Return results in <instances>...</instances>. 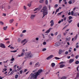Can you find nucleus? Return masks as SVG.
<instances>
[{
    "label": "nucleus",
    "mask_w": 79,
    "mask_h": 79,
    "mask_svg": "<svg viewBox=\"0 0 79 79\" xmlns=\"http://www.w3.org/2000/svg\"><path fill=\"white\" fill-rule=\"evenodd\" d=\"M39 74L38 72H35L34 73H31L30 75V77H31V79H37V77Z\"/></svg>",
    "instance_id": "1"
},
{
    "label": "nucleus",
    "mask_w": 79,
    "mask_h": 79,
    "mask_svg": "<svg viewBox=\"0 0 79 79\" xmlns=\"http://www.w3.org/2000/svg\"><path fill=\"white\" fill-rule=\"evenodd\" d=\"M41 12H43V16L42 17V18H43L45 16L47 15L48 14V10H47V7L45 6L44 7L41 11Z\"/></svg>",
    "instance_id": "2"
},
{
    "label": "nucleus",
    "mask_w": 79,
    "mask_h": 79,
    "mask_svg": "<svg viewBox=\"0 0 79 79\" xmlns=\"http://www.w3.org/2000/svg\"><path fill=\"white\" fill-rule=\"evenodd\" d=\"M0 47H1V48H6L5 44L2 43H1L0 44Z\"/></svg>",
    "instance_id": "3"
},
{
    "label": "nucleus",
    "mask_w": 79,
    "mask_h": 79,
    "mask_svg": "<svg viewBox=\"0 0 79 79\" xmlns=\"http://www.w3.org/2000/svg\"><path fill=\"white\" fill-rule=\"evenodd\" d=\"M0 8L2 11H4V10L6 11V10L5 9V6H3V5H2V6H0Z\"/></svg>",
    "instance_id": "4"
},
{
    "label": "nucleus",
    "mask_w": 79,
    "mask_h": 79,
    "mask_svg": "<svg viewBox=\"0 0 79 79\" xmlns=\"http://www.w3.org/2000/svg\"><path fill=\"white\" fill-rule=\"evenodd\" d=\"M60 42H59L55 43V46L56 47H58V46H60Z\"/></svg>",
    "instance_id": "5"
},
{
    "label": "nucleus",
    "mask_w": 79,
    "mask_h": 79,
    "mask_svg": "<svg viewBox=\"0 0 79 79\" xmlns=\"http://www.w3.org/2000/svg\"><path fill=\"white\" fill-rule=\"evenodd\" d=\"M53 56H54L53 55H51L47 58L46 59L48 60H50L51 58H52Z\"/></svg>",
    "instance_id": "6"
},
{
    "label": "nucleus",
    "mask_w": 79,
    "mask_h": 79,
    "mask_svg": "<svg viewBox=\"0 0 79 79\" xmlns=\"http://www.w3.org/2000/svg\"><path fill=\"white\" fill-rule=\"evenodd\" d=\"M35 17V15H31V19H32V20H34V17Z\"/></svg>",
    "instance_id": "7"
},
{
    "label": "nucleus",
    "mask_w": 79,
    "mask_h": 79,
    "mask_svg": "<svg viewBox=\"0 0 79 79\" xmlns=\"http://www.w3.org/2000/svg\"><path fill=\"white\" fill-rule=\"evenodd\" d=\"M64 51L63 50H61V49H60L58 53L59 55H61L62 53H63Z\"/></svg>",
    "instance_id": "8"
},
{
    "label": "nucleus",
    "mask_w": 79,
    "mask_h": 79,
    "mask_svg": "<svg viewBox=\"0 0 79 79\" xmlns=\"http://www.w3.org/2000/svg\"><path fill=\"white\" fill-rule=\"evenodd\" d=\"M50 23H51V26L52 27L54 25V22H53V20H52L50 22Z\"/></svg>",
    "instance_id": "9"
},
{
    "label": "nucleus",
    "mask_w": 79,
    "mask_h": 79,
    "mask_svg": "<svg viewBox=\"0 0 79 79\" xmlns=\"http://www.w3.org/2000/svg\"><path fill=\"white\" fill-rule=\"evenodd\" d=\"M18 71L17 70H16V69H15V70H13L11 73H10V74H9V75H12L13 74L15 73V72H16Z\"/></svg>",
    "instance_id": "10"
},
{
    "label": "nucleus",
    "mask_w": 79,
    "mask_h": 79,
    "mask_svg": "<svg viewBox=\"0 0 79 79\" xmlns=\"http://www.w3.org/2000/svg\"><path fill=\"white\" fill-rule=\"evenodd\" d=\"M53 28H50L45 33H49L50 32L51 29H52Z\"/></svg>",
    "instance_id": "11"
},
{
    "label": "nucleus",
    "mask_w": 79,
    "mask_h": 79,
    "mask_svg": "<svg viewBox=\"0 0 79 79\" xmlns=\"http://www.w3.org/2000/svg\"><path fill=\"white\" fill-rule=\"evenodd\" d=\"M42 69H41L40 70H39L38 72H35L36 73H38V74H39V75H40V73H42Z\"/></svg>",
    "instance_id": "12"
},
{
    "label": "nucleus",
    "mask_w": 79,
    "mask_h": 79,
    "mask_svg": "<svg viewBox=\"0 0 79 79\" xmlns=\"http://www.w3.org/2000/svg\"><path fill=\"white\" fill-rule=\"evenodd\" d=\"M77 34L74 37V38H72V41H73V40H74H74H76V39H77Z\"/></svg>",
    "instance_id": "13"
},
{
    "label": "nucleus",
    "mask_w": 79,
    "mask_h": 79,
    "mask_svg": "<svg viewBox=\"0 0 79 79\" xmlns=\"http://www.w3.org/2000/svg\"><path fill=\"white\" fill-rule=\"evenodd\" d=\"M30 57H32V56H28L25 57V59H26L27 58H30Z\"/></svg>",
    "instance_id": "14"
},
{
    "label": "nucleus",
    "mask_w": 79,
    "mask_h": 79,
    "mask_svg": "<svg viewBox=\"0 0 79 79\" xmlns=\"http://www.w3.org/2000/svg\"><path fill=\"white\" fill-rule=\"evenodd\" d=\"M73 61H74V59H70L69 60V63H72L73 62Z\"/></svg>",
    "instance_id": "15"
},
{
    "label": "nucleus",
    "mask_w": 79,
    "mask_h": 79,
    "mask_svg": "<svg viewBox=\"0 0 79 79\" xmlns=\"http://www.w3.org/2000/svg\"><path fill=\"white\" fill-rule=\"evenodd\" d=\"M64 66H65V65L64 64H62L60 65V68H63V67H64Z\"/></svg>",
    "instance_id": "16"
},
{
    "label": "nucleus",
    "mask_w": 79,
    "mask_h": 79,
    "mask_svg": "<svg viewBox=\"0 0 79 79\" xmlns=\"http://www.w3.org/2000/svg\"><path fill=\"white\" fill-rule=\"evenodd\" d=\"M7 28H8V26H6V27H3V29H4V31H6Z\"/></svg>",
    "instance_id": "17"
},
{
    "label": "nucleus",
    "mask_w": 79,
    "mask_h": 79,
    "mask_svg": "<svg viewBox=\"0 0 79 79\" xmlns=\"http://www.w3.org/2000/svg\"><path fill=\"white\" fill-rule=\"evenodd\" d=\"M67 79V77H66V76H64L62 77L60 79Z\"/></svg>",
    "instance_id": "18"
},
{
    "label": "nucleus",
    "mask_w": 79,
    "mask_h": 79,
    "mask_svg": "<svg viewBox=\"0 0 79 79\" xmlns=\"http://www.w3.org/2000/svg\"><path fill=\"white\" fill-rule=\"evenodd\" d=\"M51 65L52 67H53L55 66V63H52L51 64Z\"/></svg>",
    "instance_id": "19"
},
{
    "label": "nucleus",
    "mask_w": 79,
    "mask_h": 79,
    "mask_svg": "<svg viewBox=\"0 0 79 79\" xmlns=\"http://www.w3.org/2000/svg\"><path fill=\"white\" fill-rule=\"evenodd\" d=\"M38 8V10H41V9H42V6L41 5H40L39 7V8Z\"/></svg>",
    "instance_id": "20"
},
{
    "label": "nucleus",
    "mask_w": 79,
    "mask_h": 79,
    "mask_svg": "<svg viewBox=\"0 0 79 79\" xmlns=\"http://www.w3.org/2000/svg\"><path fill=\"white\" fill-rule=\"evenodd\" d=\"M14 21V19H10V23H12Z\"/></svg>",
    "instance_id": "21"
},
{
    "label": "nucleus",
    "mask_w": 79,
    "mask_h": 79,
    "mask_svg": "<svg viewBox=\"0 0 79 79\" xmlns=\"http://www.w3.org/2000/svg\"><path fill=\"white\" fill-rule=\"evenodd\" d=\"M26 40V39H25L23 40L22 41V42H21V44H23V42H25Z\"/></svg>",
    "instance_id": "22"
},
{
    "label": "nucleus",
    "mask_w": 79,
    "mask_h": 79,
    "mask_svg": "<svg viewBox=\"0 0 79 79\" xmlns=\"http://www.w3.org/2000/svg\"><path fill=\"white\" fill-rule=\"evenodd\" d=\"M6 13H2V16H4L5 17V16H6Z\"/></svg>",
    "instance_id": "23"
},
{
    "label": "nucleus",
    "mask_w": 79,
    "mask_h": 79,
    "mask_svg": "<svg viewBox=\"0 0 79 79\" xmlns=\"http://www.w3.org/2000/svg\"><path fill=\"white\" fill-rule=\"evenodd\" d=\"M63 11L59 13H58V14H57V16H60V15H61V13H63Z\"/></svg>",
    "instance_id": "24"
},
{
    "label": "nucleus",
    "mask_w": 79,
    "mask_h": 79,
    "mask_svg": "<svg viewBox=\"0 0 79 79\" xmlns=\"http://www.w3.org/2000/svg\"><path fill=\"white\" fill-rule=\"evenodd\" d=\"M60 38H61V35H60L58 36L57 38L58 39H60Z\"/></svg>",
    "instance_id": "25"
},
{
    "label": "nucleus",
    "mask_w": 79,
    "mask_h": 79,
    "mask_svg": "<svg viewBox=\"0 0 79 79\" xmlns=\"http://www.w3.org/2000/svg\"><path fill=\"white\" fill-rule=\"evenodd\" d=\"M39 64V62H37L35 64V67H36V66H38V65Z\"/></svg>",
    "instance_id": "26"
},
{
    "label": "nucleus",
    "mask_w": 79,
    "mask_h": 79,
    "mask_svg": "<svg viewBox=\"0 0 79 79\" xmlns=\"http://www.w3.org/2000/svg\"><path fill=\"white\" fill-rule=\"evenodd\" d=\"M79 63V61L78 60H77V61H76L75 62V64H78Z\"/></svg>",
    "instance_id": "27"
},
{
    "label": "nucleus",
    "mask_w": 79,
    "mask_h": 79,
    "mask_svg": "<svg viewBox=\"0 0 79 79\" xmlns=\"http://www.w3.org/2000/svg\"><path fill=\"white\" fill-rule=\"evenodd\" d=\"M21 40V39H20V38H18V42H20Z\"/></svg>",
    "instance_id": "28"
},
{
    "label": "nucleus",
    "mask_w": 79,
    "mask_h": 79,
    "mask_svg": "<svg viewBox=\"0 0 79 79\" xmlns=\"http://www.w3.org/2000/svg\"><path fill=\"white\" fill-rule=\"evenodd\" d=\"M23 9H24L25 10H26L27 8H26V6H23Z\"/></svg>",
    "instance_id": "29"
},
{
    "label": "nucleus",
    "mask_w": 79,
    "mask_h": 79,
    "mask_svg": "<svg viewBox=\"0 0 79 79\" xmlns=\"http://www.w3.org/2000/svg\"><path fill=\"white\" fill-rule=\"evenodd\" d=\"M18 77V75L16 74L15 76V79H17Z\"/></svg>",
    "instance_id": "30"
},
{
    "label": "nucleus",
    "mask_w": 79,
    "mask_h": 79,
    "mask_svg": "<svg viewBox=\"0 0 79 79\" xmlns=\"http://www.w3.org/2000/svg\"><path fill=\"white\" fill-rule=\"evenodd\" d=\"M55 58L56 60H60V58L58 57H55Z\"/></svg>",
    "instance_id": "31"
},
{
    "label": "nucleus",
    "mask_w": 79,
    "mask_h": 79,
    "mask_svg": "<svg viewBox=\"0 0 79 79\" xmlns=\"http://www.w3.org/2000/svg\"><path fill=\"white\" fill-rule=\"evenodd\" d=\"M69 20L71 19H72V16H69Z\"/></svg>",
    "instance_id": "32"
},
{
    "label": "nucleus",
    "mask_w": 79,
    "mask_h": 79,
    "mask_svg": "<svg viewBox=\"0 0 79 79\" xmlns=\"http://www.w3.org/2000/svg\"><path fill=\"white\" fill-rule=\"evenodd\" d=\"M77 77H79V72L77 74Z\"/></svg>",
    "instance_id": "33"
},
{
    "label": "nucleus",
    "mask_w": 79,
    "mask_h": 79,
    "mask_svg": "<svg viewBox=\"0 0 79 79\" xmlns=\"http://www.w3.org/2000/svg\"><path fill=\"white\" fill-rule=\"evenodd\" d=\"M79 68V65H78L77 68V71H78V72H79V69H78Z\"/></svg>",
    "instance_id": "34"
},
{
    "label": "nucleus",
    "mask_w": 79,
    "mask_h": 79,
    "mask_svg": "<svg viewBox=\"0 0 79 79\" xmlns=\"http://www.w3.org/2000/svg\"><path fill=\"white\" fill-rule=\"evenodd\" d=\"M77 14L76 13H75L73 14V16H77Z\"/></svg>",
    "instance_id": "35"
},
{
    "label": "nucleus",
    "mask_w": 79,
    "mask_h": 79,
    "mask_svg": "<svg viewBox=\"0 0 79 79\" xmlns=\"http://www.w3.org/2000/svg\"><path fill=\"white\" fill-rule=\"evenodd\" d=\"M46 50H47V49H46V48H44L43 49L42 51L43 52H44V51H46Z\"/></svg>",
    "instance_id": "36"
},
{
    "label": "nucleus",
    "mask_w": 79,
    "mask_h": 79,
    "mask_svg": "<svg viewBox=\"0 0 79 79\" xmlns=\"http://www.w3.org/2000/svg\"><path fill=\"white\" fill-rule=\"evenodd\" d=\"M0 24H1V25H3V22H2V21H0Z\"/></svg>",
    "instance_id": "37"
},
{
    "label": "nucleus",
    "mask_w": 79,
    "mask_h": 79,
    "mask_svg": "<svg viewBox=\"0 0 79 79\" xmlns=\"http://www.w3.org/2000/svg\"><path fill=\"white\" fill-rule=\"evenodd\" d=\"M31 52H28V53H27V54L28 55V56H29L30 55H31Z\"/></svg>",
    "instance_id": "38"
},
{
    "label": "nucleus",
    "mask_w": 79,
    "mask_h": 79,
    "mask_svg": "<svg viewBox=\"0 0 79 79\" xmlns=\"http://www.w3.org/2000/svg\"><path fill=\"white\" fill-rule=\"evenodd\" d=\"M17 52V50H15V51H10V52Z\"/></svg>",
    "instance_id": "39"
},
{
    "label": "nucleus",
    "mask_w": 79,
    "mask_h": 79,
    "mask_svg": "<svg viewBox=\"0 0 79 79\" xmlns=\"http://www.w3.org/2000/svg\"><path fill=\"white\" fill-rule=\"evenodd\" d=\"M27 6H29V7L31 6V4H27Z\"/></svg>",
    "instance_id": "40"
},
{
    "label": "nucleus",
    "mask_w": 79,
    "mask_h": 79,
    "mask_svg": "<svg viewBox=\"0 0 79 79\" xmlns=\"http://www.w3.org/2000/svg\"><path fill=\"white\" fill-rule=\"evenodd\" d=\"M38 8H35V9L34 10V11H35L37 10H38Z\"/></svg>",
    "instance_id": "41"
},
{
    "label": "nucleus",
    "mask_w": 79,
    "mask_h": 79,
    "mask_svg": "<svg viewBox=\"0 0 79 79\" xmlns=\"http://www.w3.org/2000/svg\"><path fill=\"white\" fill-rule=\"evenodd\" d=\"M71 15H74V12L72 11L71 12Z\"/></svg>",
    "instance_id": "42"
},
{
    "label": "nucleus",
    "mask_w": 79,
    "mask_h": 79,
    "mask_svg": "<svg viewBox=\"0 0 79 79\" xmlns=\"http://www.w3.org/2000/svg\"><path fill=\"white\" fill-rule=\"evenodd\" d=\"M68 26H69V24L65 26V27L63 28V29H64V28H65V27H68Z\"/></svg>",
    "instance_id": "43"
},
{
    "label": "nucleus",
    "mask_w": 79,
    "mask_h": 79,
    "mask_svg": "<svg viewBox=\"0 0 79 79\" xmlns=\"http://www.w3.org/2000/svg\"><path fill=\"white\" fill-rule=\"evenodd\" d=\"M7 8L8 9H10L11 8V6H7Z\"/></svg>",
    "instance_id": "44"
},
{
    "label": "nucleus",
    "mask_w": 79,
    "mask_h": 79,
    "mask_svg": "<svg viewBox=\"0 0 79 79\" xmlns=\"http://www.w3.org/2000/svg\"><path fill=\"white\" fill-rule=\"evenodd\" d=\"M65 55H68V51H66V52H65Z\"/></svg>",
    "instance_id": "45"
},
{
    "label": "nucleus",
    "mask_w": 79,
    "mask_h": 79,
    "mask_svg": "<svg viewBox=\"0 0 79 79\" xmlns=\"http://www.w3.org/2000/svg\"><path fill=\"white\" fill-rule=\"evenodd\" d=\"M40 3H43L44 2V0H40Z\"/></svg>",
    "instance_id": "46"
},
{
    "label": "nucleus",
    "mask_w": 79,
    "mask_h": 79,
    "mask_svg": "<svg viewBox=\"0 0 79 79\" xmlns=\"http://www.w3.org/2000/svg\"><path fill=\"white\" fill-rule=\"evenodd\" d=\"M79 56V55H77L76 57H75V58L76 59H77V58H78V56Z\"/></svg>",
    "instance_id": "47"
},
{
    "label": "nucleus",
    "mask_w": 79,
    "mask_h": 79,
    "mask_svg": "<svg viewBox=\"0 0 79 79\" xmlns=\"http://www.w3.org/2000/svg\"><path fill=\"white\" fill-rule=\"evenodd\" d=\"M26 32V30H24L23 31H22V33H24Z\"/></svg>",
    "instance_id": "48"
},
{
    "label": "nucleus",
    "mask_w": 79,
    "mask_h": 79,
    "mask_svg": "<svg viewBox=\"0 0 79 79\" xmlns=\"http://www.w3.org/2000/svg\"><path fill=\"white\" fill-rule=\"evenodd\" d=\"M10 60L11 61H13L14 60H15V58H12L11 60Z\"/></svg>",
    "instance_id": "49"
},
{
    "label": "nucleus",
    "mask_w": 79,
    "mask_h": 79,
    "mask_svg": "<svg viewBox=\"0 0 79 79\" xmlns=\"http://www.w3.org/2000/svg\"><path fill=\"white\" fill-rule=\"evenodd\" d=\"M36 71H37V70L35 69L32 71V73H35V72H36Z\"/></svg>",
    "instance_id": "50"
},
{
    "label": "nucleus",
    "mask_w": 79,
    "mask_h": 79,
    "mask_svg": "<svg viewBox=\"0 0 79 79\" xmlns=\"http://www.w3.org/2000/svg\"><path fill=\"white\" fill-rule=\"evenodd\" d=\"M3 71H6L7 70V69L6 68H4V69H3Z\"/></svg>",
    "instance_id": "51"
},
{
    "label": "nucleus",
    "mask_w": 79,
    "mask_h": 79,
    "mask_svg": "<svg viewBox=\"0 0 79 79\" xmlns=\"http://www.w3.org/2000/svg\"><path fill=\"white\" fill-rule=\"evenodd\" d=\"M45 3L46 5H47L48 4V1H47V0H46Z\"/></svg>",
    "instance_id": "52"
},
{
    "label": "nucleus",
    "mask_w": 79,
    "mask_h": 79,
    "mask_svg": "<svg viewBox=\"0 0 79 79\" xmlns=\"http://www.w3.org/2000/svg\"><path fill=\"white\" fill-rule=\"evenodd\" d=\"M20 74H21L23 73V70H21L20 71Z\"/></svg>",
    "instance_id": "53"
},
{
    "label": "nucleus",
    "mask_w": 79,
    "mask_h": 79,
    "mask_svg": "<svg viewBox=\"0 0 79 79\" xmlns=\"http://www.w3.org/2000/svg\"><path fill=\"white\" fill-rule=\"evenodd\" d=\"M59 9L58 8L57 9L56 11V12H58L59 11Z\"/></svg>",
    "instance_id": "54"
},
{
    "label": "nucleus",
    "mask_w": 79,
    "mask_h": 79,
    "mask_svg": "<svg viewBox=\"0 0 79 79\" xmlns=\"http://www.w3.org/2000/svg\"><path fill=\"white\" fill-rule=\"evenodd\" d=\"M72 21H73V20H71L70 21H69V23H71Z\"/></svg>",
    "instance_id": "55"
},
{
    "label": "nucleus",
    "mask_w": 79,
    "mask_h": 79,
    "mask_svg": "<svg viewBox=\"0 0 79 79\" xmlns=\"http://www.w3.org/2000/svg\"><path fill=\"white\" fill-rule=\"evenodd\" d=\"M21 67H20L17 70H16L18 71H18H19L20 70H21Z\"/></svg>",
    "instance_id": "56"
},
{
    "label": "nucleus",
    "mask_w": 79,
    "mask_h": 79,
    "mask_svg": "<svg viewBox=\"0 0 79 79\" xmlns=\"http://www.w3.org/2000/svg\"><path fill=\"white\" fill-rule=\"evenodd\" d=\"M58 6V4H56L54 6L55 8H56Z\"/></svg>",
    "instance_id": "57"
},
{
    "label": "nucleus",
    "mask_w": 79,
    "mask_h": 79,
    "mask_svg": "<svg viewBox=\"0 0 79 79\" xmlns=\"http://www.w3.org/2000/svg\"><path fill=\"white\" fill-rule=\"evenodd\" d=\"M69 30V29L67 30V31H65L66 34H67V33H68V31H68Z\"/></svg>",
    "instance_id": "58"
},
{
    "label": "nucleus",
    "mask_w": 79,
    "mask_h": 79,
    "mask_svg": "<svg viewBox=\"0 0 79 79\" xmlns=\"http://www.w3.org/2000/svg\"><path fill=\"white\" fill-rule=\"evenodd\" d=\"M69 4H71V3H72V2H71V1H69Z\"/></svg>",
    "instance_id": "59"
},
{
    "label": "nucleus",
    "mask_w": 79,
    "mask_h": 79,
    "mask_svg": "<svg viewBox=\"0 0 79 79\" xmlns=\"http://www.w3.org/2000/svg\"><path fill=\"white\" fill-rule=\"evenodd\" d=\"M71 56L72 57H73L74 56V55L73 54H72Z\"/></svg>",
    "instance_id": "60"
},
{
    "label": "nucleus",
    "mask_w": 79,
    "mask_h": 79,
    "mask_svg": "<svg viewBox=\"0 0 79 79\" xmlns=\"http://www.w3.org/2000/svg\"><path fill=\"white\" fill-rule=\"evenodd\" d=\"M63 63H64V62H63V61H62L59 64H63Z\"/></svg>",
    "instance_id": "61"
},
{
    "label": "nucleus",
    "mask_w": 79,
    "mask_h": 79,
    "mask_svg": "<svg viewBox=\"0 0 79 79\" xmlns=\"http://www.w3.org/2000/svg\"><path fill=\"white\" fill-rule=\"evenodd\" d=\"M23 55H24V53H22L21 54V56H23Z\"/></svg>",
    "instance_id": "62"
},
{
    "label": "nucleus",
    "mask_w": 79,
    "mask_h": 79,
    "mask_svg": "<svg viewBox=\"0 0 79 79\" xmlns=\"http://www.w3.org/2000/svg\"><path fill=\"white\" fill-rule=\"evenodd\" d=\"M43 44H44V45H46V42H43Z\"/></svg>",
    "instance_id": "63"
},
{
    "label": "nucleus",
    "mask_w": 79,
    "mask_h": 79,
    "mask_svg": "<svg viewBox=\"0 0 79 79\" xmlns=\"http://www.w3.org/2000/svg\"><path fill=\"white\" fill-rule=\"evenodd\" d=\"M77 26L78 27H79V23H77Z\"/></svg>",
    "instance_id": "64"
}]
</instances>
